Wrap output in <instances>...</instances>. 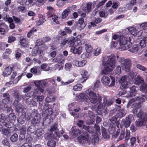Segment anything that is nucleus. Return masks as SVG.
<instances>
[{"mask_svg": "<svg viewBox=\"0 0 147 147\" xmlns=\"http://www.w3.org/2000/svg\"><path fill=\"white\" fill-rule=\"evenodd\" d=\"M108 60L105 64V68L102 71V74H107L115 67V57L114 55L107 56Z\"/></svg>", "mask_w": 147, "mask_h": 147, "instance_id": "obj_1", "label": "nucleus"}, {"mask_svg": "<svg viewBox=\"0 0 147 147\" xmlns=\"http://www.w3.org/2000/svg\"><path fill=\"white\" fill-rule=\"evenodd\" d=\"M88 98L92 103L95 105L99 104L101 105L102 97L101 96L96 93L90 89H88L86 91Z\"/></svg>", "mask_w": 147, "mask_h": 147, "instance_id": "obj_2", "label": "nucleus"}, {"mask_svg": "<svg viewBox=\"0 0 147 147\" xmlns=\"http://www.w3.org/2000/svg\"><path fill=\"white\" fill-rule=\"evenodd\" d=\"M117 39L119 45L118 47L119 50H124L129 48L130 46L128 45L130 40L129 37L125 36H119L117 35Z\"/></svg>", "mask_w": 147, "mask_h": 147, "instance_id": "obj_3", "label": "nucleus"}, {"mask_svg": "<svg viewBox=\"0 0 147 147\" xmlns=\"http://www.w3.org/2000/svg\"><path fill=\"white\" fill-rule=\"evenodd\" d=\"M144 98L142 96H138L137 98H134L131 99L128 102L127 107H129L131 104L134 102L132 105V107L133 108L135 107V108L133 109L132 111L133 114H136L137 110L136 108H138L140 107V104L141 102H144Z\"/></svg>", "mask_w": 147, "mask_h": 147, "instance_id": "obj_4", "label": "nucleus"}, {"mask_svg": "<svg viewBox=\"0 0 147 147\" xmlns=\"http://www.w3.org/2000/svg\"><path fill=\"white\" fill-rule=\"evenodd\" d=\"M50 130L51 132H52V134L47 133L44 135V138L46 140L50 139H57L60 137V134L58 132V129L57 123H55L51 127Z\"/></svg>", "mask_w": 147, "mask_h": 147, "instance_id": "obj_5", "label": "nucleus"}, {"mask_svg": "<svg viewBox=\"0 0 147 147\" xmlns=\"http://www.w3.org/2000/svg\"><path fill=\"white\" fill-rule=\"evenodd\" d=\"M117 58L120 63L121 67L122 69L126 71L130 70L131 63L129 59H125L123 57H119L118 56H117Z\"/></svg>", "mask_w": 147, "mask_h": 147, "instance_id": "obj_6", "label": "nucleus"}, {"mask_svg": "<svg viewBox=\"0 0 147 147\" xmlns=\"http://www.w3.org/2000/svg\"><path fill=\"white\" fill-rule=\"evenodd\" d=\"M136 115L139 119L136 122V125L138 126L144 125L147 120V114L146 113L144 114L143 111L140 110Z\"/></svg>", "mask_w": 147, "mask_h": 147, "instance_id": "obj_7", "label": "nucleus"}, {"mask_svg": "<svg viewBox=\"0 0 147 147\" xmlns=\"http://www.w3.org/2000/svg\"><path fill=\"white\" fill-rule=\"evenodd\" d=\"M133 117L131 115H128L126 117L125 119H123L121 121L120 125L121 127L122 128L123 126H124L125 128L129 127L131 124L132 121V118Z\"/></svg>", "mask_w": 147, "mask_h": 147, "instance_id": "obj_8", "label": "nucleus"}, {"mask_svg": "<svg viewBox=\"0 0 147 147\" xmlns=\"http://www.w3.org/2000/svg\"><path fill=\"white\" fill-rule=\"evenodd\" d=\"M32 117L33 118L31 123L33 125H37L40 123L41 118L39 114L34 112H32Z\"/></svg>", "mask_w": 147, "mask_h": 147, "instance_id": "obj_9", "label": "nucleus"}, {"mask_svg": "<svg viewBox=\"0 0 147 147\" xmlns=\"http://www.w3.org/2000/svg\"><path fill=\"white\" fill-rule=\"evenodd\" d=\"M128 79L126 76H124L121 77L119 80V82L121 84V87L122 89L125 88H127V85L129 82L128 81Z\"/></svg>", "mask_w": 147, "mask_h": 147, "instance_id": "obj_10", "label": "nucleus"}, {"mask_svg": "<svg viewBox=\"0 0 147 147\" xmlns=\"http://www.w3.org/2000/svg\"><path fill=\"white\" fill-rule=\"evenodd\" d=\"M69 134L72 138L76 137L81 134V131L75 127H73L69 132Z\"/></svg>", "mask_w": 147, "mask_h": 147, "instance_id": "obj_11", "label": "nucleus"}, {"mask_svg": "<svg viewBox=\"0 0 147 147\" xmlns=\"http://www.w3.org/2000/svg\"><path fill=\"white\" fill-rule=\"evenodd\" d=\"M86 26V24L84 23V19L81 18L78 21L76 26V28L78 30H81Z\"/></svg>", "mask_w": 147, "mask_h": 147, "instance_id": "obj_12", "label": "nucleus"}, {"mask_svg": "<svg viewBox=\"0 0 147 147\" xmlns=\"http://www.w3.org/2000/svg\"><path fill=\"white\" fill-rule=\"evenodd\" d=\"M34 84L37 88H43L47 86L48 83L46 82H43L41 81L36 80L34 82Z\"/></svg>", "mask_w": 147, "mask_h": 147, "instance_id": "obj_13", "label": "nucleus"}, {"mask_svg": "<svg viewBox=\"0 0 147 147\" xmlns=\"http://www.w3.org/2000/svg\"><path fill=\"white\" fill-rule=\"evenodd\" d=\"M113 102L112 100L109 99L108 100L107 98V97L104 96L103 97V102L101 104L102 108L105 106H109L113 104Z\"/></svg>", "mask_w": 147, "mask_h": 147, "instance_id": "obj_14", "label": "nucleus"}, {"mask_svg": "<svg viewBox=\"0 0 147 147\" xmlns=\"http://www.w3.org/2000/svg\"><path fill=\"white\" fill-rule=\"evenodd\" d=\"M70 51L71 52L75 54H80L82 52V47H79L77 48L76 47L74 46H71Z\"/></svg>", "mask_w": 147, "mask_h": 147, "instance_id": "obj_15", "label": "nucleus"}, {"mask_svg": "<svg viewBox=\"0 0 147 147\" xmlns=\"http://www.w3.org/2000/svg\"><path fill=\"white\" fill-rule=\"evenodd\" d=\"M78 142L80 143L83 144L86 143L88 144H90V142L88 140V137L84 136H81L78 137Z\"/></svg>", "mask_w": 147, "mask_h": 147, "instance_id": "obj_16", "label": "nucleus"}, {"mask_svg": "<svg viewBox=\"0 0 147 147\" xmlns=\"http://www.w3.org/2000/svg\"><path fill=\"white\" fill-rule=\"evenodd\" d=\"M99 139L97 135H92L90 138V144L91 143L94 146L96 145L98 143Z\"/></svg>", "mask_w": 147, "mask_h": 147, "instance_id": "obj_17", "label": "nucleus"}, {"mask_svg": "<svg viewBox=\"0 0 147 147\" xmlns=\"http://www.w3.org/2000/svg\"><path fill=\"white\" fill-rule=\"evenodd\" d=\"M65 60V59L62 55H59L56 58L53 60L52 62H57L59 63H64Z\"/></svg>", "mask_w": 147, "mask_h": 147, "instance_id": "obj_18", "label": "nucleus"}, {"mask_svg": "<svg viewBox=\"0 0 147 147\" xmlns=\"http://www.w3.org/2000/svg\"><path fill=\"white\" fill-rule=\"evenodd\" d=\"M92 20L93 22L90 23L88 26L89 28H91V27L96 26V24L100 23L102 21V19L99 18H94Z\"/></svg>", "mask_w": 147, "mask_h": 147, "instance_id": "obj_19", "label": "nucleus"}, {"mask_svg": "<svg viewBox=\"0 0 147 147\" xmlns=\"http://www.w3.org/2000/svg\"><path fill=\"white\" fill-rule=\"evenodd\" d=\"M16 118V116L14 113H11L6 116V121L7 122H12L15 121Z\"/></svg>", "mask_w": 147, "mask_h": 147, "instance_id": "obj_20", "label": "nucleus"}, {"mask_svg": "<svg viewBox=\"0 0 147 147\" xmlns=\"http://www.w3.org/2000/svg\"><path fill=\"white\" fill-rule=\"evenodd\" d=\"M113 39L111 44V47H117L118 46H119V44H118V42L117 39V35H114L113 36Z\"/></svg>", "mask_w": 147, "mask_h": 147, "instance_id": "obj_21", "label": "nucleus"}, {"mask_svg": "<svg viewBox=\"0 0 147 147\" xmlns=\"http://www.w3.org/2000/svg\"><path fill=\"white\" fill-rule=\"evenodd\" d=\"M119 124L120 122L119 121L117 120L112 125L113 127H111V128H110L109 129L110 133L112 134L115 133V127L117 126L118 128Z\"/></svg>", "mask_w": 147, "mask_h": 147, "instance_id": "obj_22", "label": "nucleus"}, {"mask_svg": "<svg viewBox=\"0 0 147 147\" xmlns=\"http://www.w3.org/2000/svg\"><path fill=\"white\" fill-rule=\"evenodd\" d=\"M137 93V91L136 89V87L133 86L130 88V90L128 92V96L129 97H131L135 96Z\"/></svg>", "mask_w": 147, "mask_h": 147, "instance_id": "obj_23", "label": "nucleus"}, {"mask_svg": "<svg viewBox=\"0 0 147 147\" xmlns=\"http://www.w3.org/2000/svg\"><path fill=\"white\" fill-rule=\"evenodd\" d=\"M92 3L90 2L87 3L85 6L83 7L82 9L85 13H89L91 9V6Z\"/></svg>", "mask_w": 147, "mask_h": 147, "instance_id": "obj_24", "label": "nucleus"}, {"mask_svg": "<svg viewBox=\"0 0 147 147\" xmlns=\"http://www.w3.org/2000/svg\"><path fill=\"white\" fill-rule=\"evenodd\" d=\"M87 74L88 72L85 70H83L82 71L81 74L82 77L78 80V81L80 83H83L87 79Z\"/></svg>", "mask_w": 147, "mask_h": 147, "instance_id": "obj_25", "label": "nucleus"}, {"mask_svg": "<svg viewBox=\"0 0 147 147\" xmlns=\"http://www.w3.org/2000/svg\"><path fill=\"white\" fill-rule=\"evenodd\" d=\"M101 81L103 85L107 86L110 83V80L107 76H104L101 78Z\"/></svg>", "mask_w": 147, "mask_h": 147, "instance_id": "obj_26", "label": "nucleus"}, {"mask_svg": "<svg viewBox=\"0 0 147 147\" xmlns=\"http://www.w3.org/2000/svg\"><path fill=\"white\" fill-rule=\"evenodd\" d=\"M12 95L15 98V100H20L22 98V95L20 94L18 91L16 90L13 91Z\"/></svg>", "mask_w": 147, "mask_h": 147, "instance_id": "obj_27", "label": "nucleus"}, {"mask_svg": "<svg viewBox=\"0 0 147 147\" xmlns=\"http://www.w3.org/2000/svg\"><path fill=\"white\" fill-rule=\"evenodd\" d=\"M95 115L92 111H89L88 113H85L84 115V117L85 120H88V118H94Z\"/></svg>", "mask_w": 147, "mask_h": 147, "instance_id": "obj_28", "label": "nucleus"}, {"mask_svg": "<svg viewBox=\"0 0 147 147\" xmlns=\"http://www.w3.org/2000/svg\"><path fill=\"white\" fill-rule=\"evenodd\" d=\"M13 68V67L10 66H8L6 67L3 73V76L4 77H6L10 75L11 72Z\"/></svg>", "mask_w": 147, "mask_h": 147, "instance_id": "obj_29", "label": "nucleus"}, {"mask_svg": "<svg viewBox=\"0 0 147 147\" xmlns=\"http://www.w3.org/2000/svg\"><path fill=\"white\" fill-rule=\"evenodd\" d=\"M126 113V111L123 109H121L118 111L116 115V117L118 118H121L125 116Z\"/></svg>", "mask_w": 147, "mask_h": 147, "instance_id": "obj_30", "label": "nucleus"}, {"mask_svg": "<svg viewBox=\"0 0 147 147\" xmlns=\"http://www.w3.org/2000/svg\"><path fill=\"white\" fill-rule=\"evenodd\" d=\"M143 82H144V81L143 78L140 75H138L135 79V84L137 85H139Z\"/></svg>", "mask_w": 147, "mask_h": 147, "instance_id": "obj_31", "label": "nucleus"}, {"mask_svg": "<svg viewBox=\"0 0 147 147\" xmlns=\"http://www.w3.org/2000/svg\"><path fill=\"white\" fill-rule=\"evenodd\" d=\"M47 15L49 17L51 16L52 19L54 22H55L56 24L59 23V22L58 20V18L57 16L55 15L54 16L52 15L51 12L50 11L48 12Z\"/></svg>", "mask_w": 147, "mask_h": 147, "instance_id": "obj_32", "label": "nucleus"}, {"mask_svg": "<svg viewBox=\"0 0 147 147\" xmlns=\"http://www.w3.org/2000/svg\"><path fill=\"white\" fill-rule=\"evenodd\" d=\"M70 9V8L68 7L67 9H65L64 11L63 12L62 14V18H65L68 16L69 13H70L71 10Z\"/></svg>", "mask_w": 147, "mask_h": 147, "instance_id": "obj_33", "label": "nucleus"}, {"mask_svg": "<svg viewBox=\"0 0 147 147\" xmlns=\"http://www.w3.org/2000/svg\"><path fill=\"white\" fill-rule=\"evenodd\" d=\"M83 129L90 134H92L94 131V127L91 126H83Z\"/></svg>", "mask_w": 147, "mask_h": 147, "instance_id": "obj_34", "label": "nucleus"}, {"mask_svg": "<svg viewBox=\"0 0 147 147\" xmlns=\"http://www.w3.org/2000/svg\"><path fill=\"white\" fill-rule=\"evenodd\" d=\"M20 42L21 47H26L29 45V42L24 38L20 40Z\"/></svg>", "mask_w": 147, "mask_h": 147, "instance_id": "obj_35", "label": "nucleus"}, {"mask_svg": "<svg viewBox=\"0 0 147 147\" xmlns=\"http://www.w3.org/2000/svg\"><path fill=\"white\" fill-rule=\"evenodd\" d=\"M34 98L38 102L39 105H41L42 104L40 103V102H42L44 100V97L43 96L35 95L34 96Z\"/></svg>", "mask_w": 147, "mask_h": 147, "instance_id": "obj_36", "label": "nucleus"}, {"mask_svg": "<svg viewBox=\"0 0 147 147\" xmlns=\"http://www.w3.org/2000/svg\"><path fill=\"white\" fill-rule=\"evenodd\" d=\"M141 47L143 48L147 45V37H144L140 42Z\"/></svg>", "mask_w": 147, "mask_h": 147, "instance_id": "obj_37", "label": "nucleus"}, {"mask_svg": "<svg viewBox=\"0 0 147 147\" xmlns=\"http://www.w3.org/2000/svg\"><path fill=\"white\" fill-rule=\"evenodd\" d=\"M44 91V88H37L34 91V94L39 95L41 94V93H42Z\"/></svg>", "mask_w": 147, "mask_h": 147, "instance_id": "obj_38", "label": "nucleus"}, {"mask_svg": "<svg viewBox=\"0 0 147 147\" xmlns=\"http://www.w3.org/2000/svg\"><path fill=\"white\" fill-rule=\"evenodd\" d=\"M128 30L131 34L135 36L137 35V31L135 28L131 27L129 28Z\"/></svg>", "mask_w": 147, "mask_h": 147, "instance_id": "obj_39", "label": "nucleus"}, {"mask_svg": "<svg viewBox=\"0 0 147 147\" xmlns=\"http://www.w3.org/2000/svg\"><path fill=\"white\" fill-rule=\"evenodd\" d=\"M118 117H116L115 115L114 116H113L109 119L111 123H110L109 126V129L110 128H111V127L112 126V125L114 123L115 121L117 120Z\"/></svg>", "mask_w": 147, "mask_h": 147, "instance_id": "obj_40", "label": "nucleus"}, {"mask_svg": "<svg viewBox=\"0 0 147 147\" xmlns=\"http://www.w3.org/2000/svg\"><path fill=\"white\" fill-rule=\"evenodd\" d=\"M18 136L16 133L13 134L10 137V140L11 142H16L18 139Z\"/></svg>", "mask_w": 147, "mask_h": 147, "instance_id": "obj_41", "label": "nucleus"}, {"mask_svg": "<svg viewBox=\"0 0 147 147\" xmlns=\"http://www.w3.org/2000/svg\"><path fill=\"white\" fill-rule=\"evenodd\" d=\"M25 135L24 134H20L19 140L20 141H22V142H27L28 141V138H26V139L25 138Z\"/></svg>", "mask_w": 147, "mask_h": 147, "instance_id": "obj_42", "label": "nucleus"}, {"mask_svg": "<svg viewBox=\"0 0 147 147\" xmlns=\"http://www.w3.org/2000/svg\"><path fill=\"white\" fill-rule=\"evenodd\" d=\"M44 134V131L42 128L37 129L35 133V134L38 137H40Z\"/></svg>", "mask_w": 147, "mask_h": 147, "instance_id": "obj_43", "label": "nucleus"}, {"mask_svg": "<svg viewBox=\"0 0 147 147\" xmlns=\"http://www.w3.org/2000/svg\"><path fill=\"white\" fill-rule=\"evenodd\" d=\"M3 134L6 136H9L11 134V132L9 129H4L2 131Z\"/></svg>", "mask_w": 147, "mask_h": 147, "instance_id": "obj_44", "label": "nucleus"}, {"mask_svg": "<svg viewBox=\"0 0 147 147\" xmlns=\"http://www.w3.org/2000/svg\"><path fill=\"white\" fill-rule=\"evenodd\" d=\"M68 44L69 45H73L74 42L76 41L75 38L74 37H70L67 38Z\"/></svg>", "mask_w": 147, "mask_h": 147, "instance_id": "obj_45", "label": "nucleus"}, {"mask_svg": "<svg viewBox=\"0 0 147 147\" xmlns=\"http://www.w3.org/2000/svg\"><path fill=\"white\" fill-rule=\"evenodd\" d=\"M47 145L49 147H55L56 145V142L52 140H49L47 143Z\"/></svg>", "mask_w": 147, "mask_h": 147, "instance_id": "obj_46", "label": "nucleus"}, {"mask_svg": "<svg viewBox=\"0 0 147 147\" xmlns=\"http://www.w3.org/2000/svg\"><path fill=\"white\" fill-rule=\"evenodd\" d=\"M82 86L81 84H77L73 87V89L75 91H79L82 89Z\"/></svg>", "mask_w": 147, "mask_h": 147, "instance_id": "obj_47", "label": "nucleus"}, {"mask_svg": "<svg viewBox=\"0 0 147 147\" xmlns=\"http://www.w3.org/2000/svg\"><path fill=\"white\" fill-rule=\"evenodd\" d=\"M15 107L16 111L18 113H20L21 112H22L24 110L26 109L24 108L23 109L22 106V105H20L18 106H16Z\"/></svg>", "mask_w": 147, "mask_h": 147, "instance_id": "obj_48", "label": "nucleus"}, {"mask_svg": "<svg viewBox=\"0 0 147 147\" xmlns=\"http://www.w3.org/2000/svg\"><path fill=\"white\" fill-rule=\"evenodd\" d=\"M45 21L44 18H43V16L41 15L39 18V20L36 21V23L37 25L39 26L42 24Z\"/></svg>", "mask_w": 147, "mask_h": 147, "instance_id": "obj_49", "label": "nucleus"}, {"mask_svg": "<svg viewBox=\"0 0 147 147\" xmlns=\"http://www.w3.org/2000/svg\"><path fill=\"white\" fill-rule=\"evenodd\" d=\"M139 49V47L138 45H134L129 50L131 52L134 53L138 51V50Z\"/></svg>", "mask_w": 147, "mask_h": 147, "instance_id": "obj_50", "label": "nucleus"}, {"mask_svg": "<svg viewBox=\"0 0 147 147\" xmlns=\"http://www.w3.org/2000/svg\"><path fill=\"white\" fill-rule=\"evenodd\" d=\"M24 117L26 120H28L32 117V113H30L26 111L24 113Z\"/></svg>", "mask_w": 147, "mask_h": 147, "instance_id": "obj_51", "label": "nucleus"}, {"mask_svg": "<svg viewBox=\"0 0 147 147\" xmlns=\"http://www.w3.org/2000/svg\"><path fill=\"white\" fill-rule=\"evenodd\" d=\"M53 111L51 108L47 109L45 111V114L47 116H51L52 115Z\"/></svg>", "mask_w": 147, "mask_h": 147, "instance_id": "obj_52", "label": "nucleus"}, {"mask_svg": "<svg viewBox=\"0 0 147 147\" xmlns=\"http://www.w3.org/2000/svg\"><path fill=\"white\" fill-rule=\"evenodd\" d=\"M40 67L41 69L45 71H49L50 68V67L47 66V65L46 64H42L41 65Z\"/></svg>", "mask_w": 147, "mask_h": 147, "instance_id": "obj_53", "label": "nucleus"}, {"mask_svg": "<svg viewBox=\"0 0 147 147\" xmlns=\"http://www.w3.org/2000/svg\"><path fill=\"white\" fill-rule=\"evenodd\" d=\"M2 144L4 145L9 147V140L7 138H4L2 142Z\"/></svg>", "mask_w": 147, "mask_h": 147, "instance_id": "obj_54", "label": "nucleus"}, {"mask_svg": "<svg viewBox=\"0 0 147 147\" xmlns=\"http://www.w3.org/2000/svg\"><path fill=\"white\" fill-rule=\"evenodd\" d=\"M102 135L105 138H108L109 137V136L107 134L105 128L103 127L102 128Z\"/></svg>", "mask_w": 147, "mask_h": 147, "instance_id": "obj_55", "label": "nucleus"}, {"mask_svg": "<svg viewBox=\"0 0 147 147\" xmlns=\"http://www.w3.org/2000/svg\"><path fill=\"white\" fill-rule=\"evenodd\" d=\"M17 121L18 122L21 124H23L25 122L23 116H21L18 117L17 118Z\"/></svg>", "mask_w": 147, "mask_h": 147, "instance_id": "obj_56", "label": "nucleus"}, {"mask_svg": "<svg viewBox=\"0 0 147 147\" xmlns=\"http://www.w3.org/2000/svg\"><path fill=\"white\" fill-rule=\"evenodd\" d=\"M39 68V66H36L31 68L30 69V71L32 73L34 74H36L37 72L38 69Z\"/></svg>", "mask_w": 147, "mask_h": 147, "instance_id": "obj_57", "label": "nucleus"}, {"mask_svg": "<svg viewBox=\"0 0 147 147\" xmlns=\"http://www.w3.org/2000/svg\"><path fill=\"white\" fill-rule=\"evenodd\" d=\"M141 85L140 89L142 91H144L146 89H147V84L144 82Z\"/></svg>", "mask_w": 147, "mask_h": 147, "instance_id": "obj_58", "label": "nucleus"}, {"mask_svg": "<svg viewBox=\"0 0 147 147\" xmlns=\"http://www.w3.org/2000/svg\"><path fill=\"white\" fill-rule=\"evenodd\" d=\"M86 51L88 53H90L92 51V47L88 45H86Z\"/></svg>", "mask_w": 147, "mask_h": 147, "instance_id": "obj_59", "label": "nucleus"}, {"mask_svg": "<svg viewBox=\"0 0 147 147\" xmlns=\"http://www.w3.org/2000/svg\"><path fill=\"white\" fill-rule=\"evenodd\" d=\"M88 120H86L87 124H91L94 123L95 119L94 118H88Z\"/></svg>", "mask_w": 147, "mask_h": 147, "instance_id": "obj_60", "label": "nucleus"}, {"mask_svg": "<svg viewBox=\"0 0 147 147\" xmlns=\"http://www.w3.org/2000/svg\"><path fill=\"white\" fill-rule=\"evenodd\" d=\"M31 143L29 142V140L27 142H24V144L21 147H31Z\"/></svg>", "mask_w": 147, "mask_h": 147, "instance_id": "obj_61", "label": "nucleus"}, {"mask_svg": "<svg viewBox=\"0 0 147 147\" xmlns=\"http://www.w3.org/2000/svg\"><path fill=\"white\" fill-rule=\"evenodd\" d=\"M72 65L70 63H66L65 64V69L66 70L68 71L71 68Z\"/></svg>", "mask_w": 147, "mask_h": 147, "instance_id": "obj_62", "label": "nucleus"}, {"mask_svg": "<svg viewBox=\"0 0 147 147\" xmlns=\"http://www.w3.org/2000/svg\"><path fill=\"white\" fill-rule=\"evenodd\" d=\"M136 67L138 68L143 71H146L147 70L146 67L140 64H137L136 65Z\"/></svg>", "mask_w": 147, "mask_h": 147, "instance_id": "obj_63", "label": "nucleus"}, {"mask_svg": "<svg viewBox=\"0 0 147 147\" xmlns=\"http://www.w3.org/2000/svg\"><path fill=\"white\" fill-rule=\"evenodd\" d=\"M26 127L25 126L23 125L22 126L20 129V134H24L26 132Z\"/></svg>", "mask_w": 147, "mask_h": 147, "instance_id": "obj_64", "label": "nucleus"}]
</instances>
